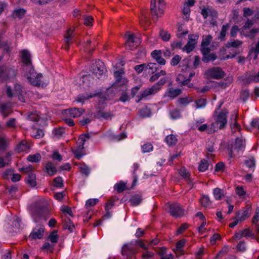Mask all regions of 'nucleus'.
Segmentation results:
<instances>
[{"mask_svg": "<svg viewBox=\"0 0 259 259\" xmlns=\"http://www.w3.org/2000/svg\"><path fill=\"white\" fill-rule=\"evenodd\" d=\"M166 80V78H162L152 87L144 90L140 95L136 96V102L138 103L142 100L147 99L149 96L157 93L165 83Z\"/></svg>", "mask_w": 259, "mask_h": 259, "instance_id": "f257e3e1", "label": "nucleus"}, {"mask_svg": "<svg viewBox=\"0 0 259 259\" xmlns=\"http://www.w3.org/2000/svg\"><path fill=\"white\" fill-rule=\"evenodd\" d=\"M23 70L25 71L24 76L27 78L30 84L37 87H42L44 85L43 82L41 80L42 74L37 73L32 66L26 68Z\"/></svg>", "mask_w": 259, "mask_h": 259, "instance_id": "f03ea898", "label": "nucleus"}, {"mask_svg": "<svg viewBox=\"0 0 259 259\" xmlns=\"http://www.w3.org/2000/svg\"><path fill=\"white\" fill-rule=\"evenodd\" d=\"M228 113L226 110H222L219 113L215 111V121L212 123V126L214 131L223 129L226 126Z\"/></svg>", "mask_w": 259, "mask_h": 259, "instance_id": "7ed1b4c3", "label": "nucleus"}, {"mask_svg": "<svg viewBox=\"0 0 259 259\" xmlns=\"http://www.w3.org/2000/svg\"><path fill=\"white\" fill-rule=\"evenodd\" d=\"M6 93L10 98H12L14 95L18 97V99L21 102H25V95L26 94V90L19 84L16 83L15 84L14 93H13L10 87L6 86Z\"/></svg>", "mask_w": 259, "mask_h": 259, "instance_id": "20e7f679", "label": "nucleus"}, {"mask_svg": "<svg viewBox=\"0 0 259 259\" xmlns=\"http://www.w3.org/2000/svg\"><path fill=\"white\" fill-rule=\"evenodd\" d=\"M126 39L125 47L126 49L133 50L137 48L141 44V39L134 33L126 32L124 35Z\"/></svg>", "mask_w": 259, "mask_h": 259, "instance_id": "39448f33", "label": "nucleus"}, {"mask_svg": "<svg viewBox=\"0 0 259 259\" xmlns=\"http://www.w3.org/2000/svg\"><path fill=\"white\" fill-rule=\"evenodd\" d=\"M164 0H158V7H157L156 0H151V11L154 20L156 21L158 17L162 16L164 12Z\"/></svg>", "mask_w": 259, "mask_h": 259, "instance_id": "423d86ee", "label": "nucleus"}, {"mask_svg": "<svg viewBox=\"0 0 259 259\" xmlns=\"http://www.w3.org/2000/svg\"><path fill=\"white\" fill-rule=\"evenodd\" d=\"M245 146V141L242 138H237L233 146L229 148V156L232 158L243 152Z\"/></svg>", "mask_w": 259, "mask_h": 259, "instance_id": "0eeeda50", "label": "nucleus"}, {"mask_svg": "<svg viewBox=\"0 0 259 259\" xmlns=\"http://www.w3.org/2000/svg\"><path fill=\"white\" fill-rule=\"evenodd\" d=\"M205 75L207 78L219 79L225 76V73L220 67H215L208 69Z\"/></svg>", "mask_w": 259, "mask_h": 259, "instance_id": "6e6552de", "label": "nucleus"}, {"mask_svg": "<svg viewBox=\"0 0 259 259\" xmlns=\"http://www.w3.org/2000/svg\"><path fill=\"white\" fill-rule=\"evenodd\" d=\"M105 67L101 61H96L91 66V71L98 78L104 74L105 71Z\"/></svg>", "mask_w": 259, "mask_h": 259, "instance_id": "1a4fd4ad", "label": "nucleus"}, {"mask_svg": "<svg viewBox=\"0 0 259 259\" xmlns=\"http://www.w3.org/2000/svg\"><path fill=\"white\" fill-rule=\"evenodd\" d=\"M169 212L170 215L175 218L182 217L184 215L185 210L181 205L177 203L170 204Z\"/></svg>", "mask_w": 259, "mask_h": 259, "instance_id": "9d476101", "label": "nucleus"}, {"mask_svg": "<svg viewBox=\"0 0 259 259\" xmlns=\"http://www.w3.org/2000/svg\"><path fill=\"white\" fill-rule=\"evenodd\" d=\"M44 230L43 226H36L32 230V232L28 236V239L30 240H33L42 238L44 236Z\"/></svg>", "mask_w": 259, "mask_h": 259, "instance_id": "9b49d317", "label": "nucleus"}, {"mask_svg": "<svg viewBox=\"0 0 259 259\" xmlns=\"http://www.w3.org/2000/svg\"><path fill=\"white\" fill-rule=\"evenodd\" d=\"M32 215L35 222H37L39 218H43L46 220L50 217L49 211L46 208L34 210L32 212Z\"/></svg>", "mask_w": 259, "mask_h": 259, "instance_id": "f8f14e48", "label": "nucleus"}, {"mask_svg": "<svg viewBox=\"0 0 259 259\" xmlns=\"http://www.w3.org/2000/svg\"><path fill=\"white\" fill-rule=\"evenodd\" d=\"M212 39V37L210 35H203L201 45V51L203 55H206L210 52L208 46Z\"/></svg>", "mask_w": 259, "mask_h": 259, "instance_id": "ddd939ff", "label": "nucleus"}, {"mask_svg": "<svg viewBox=\"0 0 259 259\" xmlns=\"http://www.w3.org/2000/svg\"><path fill=\"white\" fill-rule=\"evenodd\" d=\"M22 61L23 63V69L32 67L30 54L28 51L23 50L21 52Z\"/></svg>", "mask_w": 259, "mask_h": 259, "instance_id": "4468645a", "label": "nucleus"}, {"mask_svg": "<svg viewBox=\"0 0 259 259\" xmlns=\"http://www.w3.org/2000/svg\"><path fill=\"white\" fill-rule=\"evenodd\" d=\"M42 169L49 176L55 175L57 171L56 166L51 161L46 163Z\"/></svg>", "mask_w": 259, "mask_h": 259, "instance_id": "2eb2a0df", "label": "nucleus"}, {"mask_svg": "<svg viewBox=\"0 0 259 259\" xmlns=\"http://www.w3.org/2000/svg\"><path fill=\"white\" fill-rule=\"evenodd\" d=\"M136 252L134 244L132 242L124 244L122 248V255L130 256Z\"/></svg>", "mask_w": 259, "mask_h": 259, "instance_id": "dca6fc26", "label": "nucleus"}, {"mask_svg": "<svg viewBox=\"0 0 259 259\" xmlns=\"http://www.w3.org/2000/svg\"><path fill=\"white\" fill-rule=\"evenodd\" d=\"M251 212V209L250 207L244 208L237 212L236 217L240 222L243 221L250 217Z\"/></svg>", "mask_w": 259, "mask_h": 259, "instance_id": "f3484780", "label": "nucleus"}, {"mask_svg": "<svg viewBox=\"0 0 259 259\" xmlns=\"http://www.w3.org/2000/svg\"><path fill=\"white\" fill-rule=\"evenodd\" d=\"M84 146L82 144H77L76 148H72L71 150L74 155V156L77 159H80L84 154Z\"/></svg>", "mask_w": 259, "mask_h": 259, "instance_id": "a211bd4d", "label": "nucleus"}, {"mask_svg": "<svg viewBox=\"0 0 259 259\" xmlns=\"http://www.w3.org/2000/svg\"><path fill=\"white\" fill-rule=\"evenodd\" d=\"M66 112V114L69 115L71 117L75 118L79 117L84 112V110L77 108H72L67 110Z\"/></svg>", "mask_w": 259, "mask_h": 259, "instance_id": "6ab92c4d", "label": "nucleus"}, {"mask_svg": "<svg viewBox=\"0 0 259 259\" xmlns=\"http://www.w3.org/2000/svg\"><path fill=\"white\" fill-rule=\"evenodd\" d=\"M74 30V28H70L67 30L66 33L64 35V38L66 42L65 49L67 50L69 48V44L70 42V41L71 40L72 38H73L74 36L73 33Z\"/></svg>", "mask_w": 259, "mask_h": 259, "instance_id": "aec40b11", "label": "nucleus"}, {"mask_svg": "<svg viewBox=\"0 0 259 259\" xmlns=\"http://www.w3.org/2000/svg\"><path fill=\"white\" fill-rule=\"evenodd\" d=\"M151 55L158 64L162 65L165 64L166 61L162 57L160 51L154 50L151 53Z\"/></svg>", "mask_w": 259, "mask_h": 259, "instance_id": "412c9836", "label": "nucleus"}, {"mask_svg": "<svg viewBox=\"0 0 259 259\" xmlns=\"http://www.w3.org/2000/svg\"><path fill=\"white\" fill-rule=\"evenodd\" d=\"M30 148L28 143L26 140H23L15 147V151L18 153L27 151Z\"/></svg>", "mask_w": 259, "mask_h": 259, "instance_id": "4be33fe9", "label": "nucleus"}, {"mask_svg": "<svg viewBox=\"0 0 259 259\" xmlns=\"http://www.w3.org/2000/svg\"><path fill=\"white\" fill-rule=\"evenodd\" d=\"M11 112V106L10 103L0 104V112L4 116H8Z\"/></svg>", "mask_w": 259, "mask_h": 259, "instance_id": "5701e85b", "label": "nucleus"}, {"mask_svg": "<svg viewBox=\"0 0 259 259\" xmlns=\"http://www.w3.org/2000/svg\"><path fill=\"white\" fill-rule=\"evenodd\" d=\"M176 81L182 85H186L189 83V80L187 79V76L185 73H180L177 76Z\"/></svg>", "mask_w": 259, "mask_h": 259, "instance_id": "b1692460", "label": "nucleus"}, {"mask_svg": "<svg viewBox=\"0 0 259 259\" xmlns=\"http://www.w3.org/2000/svg\"><path fill=\"white\" fill-rule=\"evenodd\" d=\"M26 182L32 187L36 186V182L35 174L33 172L28 174L27 177L26 178Z\"/></svg>", "mask_w": 259, "mask_h": 259, "instance_id": "393cba45", "label": "nucleus"}, {"mask_svg": "<svg viewBox=\"0 0 259 259\" xmlns=\"http://www.w3.org/2000/svg\"><path fill=\"white\" fill-rule=\"evenodd\" d=\"M179 68L181 73H186L188 72L190 69L188 61L186 59L183 60L179 65Z\"/></svg>", "mask_w": 259, "mask_h": 259, "instance_id": "a878e982", "label": "nucleus"}, {"mask_svg": "<svg viewBox=\"0 0 259 259\" xmlns=\"http://www.w3.org/2000/svg\"><path fill=\"white\" fill-rule=\"evenodd\" d=\"M194 98L191 96H188L183 98H180L177 100V103L181 105L187 106L190 103L193 102Z\"/></svg>", "mask_w": 259, "mask_h": 259, "instance_id": "bb28decb", "label": "nucleus"}, {"mask_svg": "<svg viewBox=\"0 0 259 259\" xmlns=\"http://www.w3.org/2000/svg\"><path fill=\"white\" fill-rule=\"evenodd\" d=\"M237 112L236 111H234L231 115V117L230 118L231 123L230 125L232 128H236L237 129H240V125L237 122Z\"/></svg>", "mask_w": 259, "mask_h": 259, "instance_id": "cd10ccee", "label": "nucleus"}, {"mask_svg": "<svg viewBox=\"0 0 259 259\" xmlns=\"http://www.w3.org/2000/svg\"><path fill=\"white\" fill-rule=\"evenodd\" d=\"M157 70V64L154 63H149L146 64L145 72L148 74H153Z\"/></svg>", "mask_w": 259, "mask_h": 259, "instance_id": "c85d7f7f", "label": "nucleus"}, {"mask_svg": "<svg viewBox=\"0 0 259 259\" xmlns=\"http://www.w3.org/2000/svg\"><path fill=\"white\" fill-rule=\"evenodd\" d=\"M165 141L169 146H172L177 143L178 139L176 135L171 134L165 137Z\"/></svg>", "mask_w": 259, "mask_h": 259, "instance_id": "c756f323", "label": "nucleus"}, {"mask_svg": "<svg viewBox=\"0 0 259 259\" xmlns=\"http://www.w3.org/2000/svg\"><path fill=\"white\" fill-rule=\"evenodd\" d=\"M182 93L180 89L170 88L168 91V96L171 99H174Z\"/></svg>", "mask_w": 259, "mask_h": 259, "instance_id": "7c9ffc66", "label": "nucleus"}, {"mask_svg": "<svg viewBox=\"0 0 259 259\" xmlns=\"http://www.w3.org/2000/svg\"><path fill=\"white\" fill-rule=\"evenodd\" d=\"M242 44V41L238 39L230 40L228 41L226 45V47L228 48L231 47L237 48L241 46Z\"/></svg>", "mask_w": 259, "mask_h": 259, "instance_id": "2f4dec72", "label": "nucleus"}, {"mask_svg": "<svg viewBox=\"0 0 259 259\" xmlns=\"http://www.w3.org/2000/svg\"><path fill=\"white\" fill-rule=\"evenodd\" d=\"M142 196L140 195L136 194L132 196L130 202L133 206L138 205L142 201Z\"/></svg>", "mask_w": 259, "mask_h": 259, "instance_id": "473e14b6", "label": "nucleus"}, {"mask_svg": "<svg viewBox=\"0 0 259 259\" xmlns=\"http://www.w3.org/2000/svg\"><path fill=\"white\" fill-rule=\"evenodd\" d=\"M200 202L202 206L204 207H209L211 205V201L207 195H203L200 199Z\"/></svg>", "mask_w": 259, "mask_h": 259, "instance_id": "72a5a7b5", "label": "nucleus"}, {"mask_svg": "<svg viewBox=\"0 0 259 259\" xmlns=\"http://www.w3.org/2000/svg\"><path fill=\"white\" fill-rule=\"evenodd\" d=\"M95 116L99 119L104 118L108 119L111 118V114L109 112H105L103 111L99 110L96 113Z\"/></svg>", "mask_w": 259, "mask_h": 259, "instance_id": "f704fd0d", "label": "nucleus"}, {"mask_svg": "<svg viewBox=\"0 0 259 259\" xmlns=\"http://www.w3.org/2000/svg\"><path fill=\"white\" fill-rule=\"evenodd\" d=\"M213 194L214 198L217 200L223 199L225 196L222 190L219 188H215L213 191Z\"/></svg>", "mask_w": 259, "mask_h": 259, "instance_id": "c9c22d12", "label": "nucleus"}, {"mask_svg": "<svg viewBox=\"0 0 259 259\" xmlns=\"http://www.w3.org/2000/svg\"><path fill=\"white\" fill-rule=\"evenodd\" d=\"M230 27V25L229 24H227L225 25H223L221 31L220 32V36L219 37V38L221 40H225V36L226 35V33L228 30L229 29V28Z\"/></svg>", "mask_w": 259, "mask_h": 259, "instance_id": "e433bc0d", "label": "nucleus"}, {"mask_svg": "<svg viewBox=\"0 0 259 259\" xmlns=\"http://www.w3.org/2000/svg\"><path fill=\"white\" fill-rule=\"evenodd\" d=\"M79 168L80 171L82 175L85 176H88L90 173V168L89 167L84 163L79 164Z\"/></svg>", "mask_w": 259, "mask_h": 259, "instance_id": "4c0bfd02", "label": "nucleus"}, {"mask_svg": "<svg viewBox=\"0 0 259 259\" xmlns=\"http://www.w3.org/2000/svg\"><path fill=\"white\" fill-rule=\"evenodd\" d=\"M41 156L39 153L30 154L27 157V160L32 162H37L40 160Z\"/></svg>", "mask_w": 259, "mask_h": 259, "instance_id": "58836bf2", "label": "nucleus"}, {"mask_svg": "<svg viewBox=\"0 0 259 259\" xmlns=\"http://www.w3.org/2000/svg\"><path fill=\"white\" fill-rule=\"evenodd\" d=\"M208 165L209 163L208 161L205 159H202L199 164L198 170L201 172L205 171L208 169Z\"/></svg>", "mask_w": 259, "mask_h": 259, "instance_id": "ea45409f", "label": "nucleus"}, {"mask_svg": "<svg viewBox=\"0 0 259 259\" xmlns=\"http://www.w3.org/2000/svg\"><path fill=\"white\" fill-rule=\"evenodd\" d=\"M25 14V10L23 9H19L14 11L13 17L14 18H22Z\"/></svg>", "mask_w": 259, "mask_h": 259, "instance_id": "a19ab883", "label": "nucleus"}, {"mask_svg": "<svg viewBox=\"0 0 259 259\" xmlns=\"http://www.w3.org/2000/svg\"><path fill=\"white\" fill-rule=\"evenodd\" d=\"M64 228L66 229L69 230L70 232H73L74 231V226L69 218L65 219Z\"/></svg>", "mask_w": 259, "mask_h": 259, "instance_id": "79ce46f5", "label": "nucleus"}, {"mask_svg": "<svg viewBox=\"0 0 259 259\" xmlns=\"http://www.w3.org/2000/svg\"><path fill=\"white\" fill-rule=\"evenodd\" d=\"M202 61L204 62H208L211 61H214L217 58V56L213 53L207 54L206 55H203Z\"/></svg>", "mask_w": 259, "mask_h": 259, "instance_id": "37998d69", "label": "nucleus"}, {"mask_svg": "<svg viewBox=\"0 0 259 259\" xmlns=\"http://www.w3.org/2000/svg\"><path fill=\"white\" fill-rule=\"evenodd\" d=\"M182 60V57L179 55H175L170 61V65L172 66H176L179 64H180Z\"/></svg>", "mask_w": 259, "mask_h": 259, "instance_id": "c03bdc74", "label": "nucleus"}, {"mask_svg": "<svg viewBox=\"0 0 259 259\" xmlns=\"http://www.w3.org/2000/svg\"><path fill=\"white\" fill-rule=\"evenodd\" d=\"M58 231L56 230L52 231L49 236V239L52 243H56L58 242Z\"/></svg>", "mask_w": 259, "mask_h": 259, "instance_id": "a18cd8bd", "label": "nucleus"}, {"mask_svg": "<svg viewBox=\"0 0 259 259\" xmlns=\"http://www.w3.org/2000/svg\"><path fill=\"white\" fill-rule=\"evenodd\" d=\"M92 80L93 77L90 74L83 75L82 78L83 85L85 87L90 86L91 81Z\"/></svg>", "mask_w": 259, "mask_h": 259, "instance_id": "49530a36", "label": "nucleus"}, {"mask_svg": "<svg viewBox=\"0 0 259 259\" xmlns=\"http://www.w3.org/2000/svg\"><path fill=\"white\" fill-rule=\"evenodd\" d=\"M244 163L249 168L254 167L255 165V159L253 157H249L245 160Z\"/></svg>", "mask_w": 259, "mask_h": 259, "instance_id": "de8ad7c7", "label": "nucleus"}, {"mask_svg": "<svg viewBox=\"0 0 259 259\" xmlns=\"http://www.w3.org/2000/svg\"><path fill=\"white\" fill-rule=\"evenodd\" d=\"M159 35L163 41H168L170 38V34L165 30L161 29L159 31Z\"/></svg>", "mask_w": 259, "mask_h": 259, "instance_id": "09e8293b", "label": "nucleus"}, {"mask_svg": "<svg viewBox=\"0 0 259 259\" xmlns=\"http://www.w3.org/2000/svg\"><path fill=\"white\" fill-rule=\"evenodd\" d=\"M199 38V35L197 34H190L188 36V42L191 43L196 47L197 40Z\"/></svg>", "mask_w": 259, "mask_h": 259, "instance_id": "8fccbe9b", "label": "nucleus"}, {"mask_svg": "<svg viewBox=\"0 0 259 259\" xmlns=\"http://www.w3.org/2000/svg\"><path fill=\"white\" fill-rule=\"evenodd\" d=\"M114 188L118 193H121L126 189L125 183L123 182H120L115 185Z\"/></svg>", "mask_w": 259, "mask_h": 259, "instance_id": "3c124183", "label": "nucleus"}, {"mask_svg": "<svg viewBox=\"0 0 259 259\" xmlns=\"http://www.w3.org/2000/svg\"><path fill=\"white\" fill-rule=\"evenodd\" d=\"M53 185L55 187L62 188L63 186V181L60 177H58L53 180Z\"/></svg>", "mask_w": 259, "mask_h": 259, "instance_id": "603ef678", "label": "nucleus"}, {"mask_svg": "<svg viewBox=\"0 0 259 259\" xmlns=\"http://www.w3.org/2000/svg\"><path fill=\"white\" fill-rule=\"evenodd\" d=\"M195 48V46H194L193 45L187 42V43L182 48V51L183 52H186L187 53H189L192 52Z\"/></svg>", "mask_w": 259, "mask_h": 259, "instance_id": "864d4df0", "label": "nucleus"}, {"mask_svg": "<svg viewBox=\"0 0 259 259\" xmlns=\"http://www.w3.org/2000/svg\"><path fill=\"white\" fill-rule=\"evenodd\" d=\"M90 135L89 134H84L82 135L78 138V140L76 143V144H82V145L84 146L85 142L90 139Z\"/></svg>", "mask_w": 259, "mask_h": 259, "instance_id": "5fc2aeb1", "label": "nucleus"}, {"mask_svg": "<svg viewBox=\"0 0 259 259\" xmlns=\"http://www.w3.org/2000/svg\"><path fill=\"white\" fill-rule=\"evenodd\" d=\"M135 244L138 245L140 247L145 250H147L150 247L149 243L146 244L143 240H136Z\"/></svg>", "mask_w": 259, "mask_h": 259, "instance_id": "6e6d98bb", "label": "nucleus"}, {"mask_svg": "<svg viewBox=\"0 0 259 259\" xmlns=\"http://www.w3.org/2000/svg\"><path fill=\"white\" fill-rule=\"evenodd\" d=\"M249 96V90L245 89L240 92V98L243 101H246Z\"/></svg>", "mask_w": 259, "mask_h": 259, "instance_id": "4d7b16f0", "label": "nucleus"}, {"mask_svg": "<svg viewBox=\"0 0 259 259\" xmlns=\"http://www.w3.org/2000/svg\"><path fill=\"white\" fill-rule=\"evenodd\" d=\"M171 118L173 119H176L181 117V113L178 109H174L170 112Z\"/></svg>", "mask_w": 259, "mask_h": 259, "instance_id": "13d9d810", "label": "nucleus"}, {"mask_svg": "<svg viewBox=\"0 0 259 259\" xmlns=\"http://www.w3.org/2000/svg\"><path fill=\"white\" fill-rule=\"evenodd\" d=\"M142 149L143 153L149 152L153 150V146L150 143H147L142 146Z\"/></svg>", "mask_w": 259, "mask_h": 259, "instance_id": "bf43d9fd", "label": "nucleus"}, {"mask_svg": "<svg viewBox=\"0 0 259 259\" xmlns=\"http://www.w3.org/2000/svg\"><path fill=\"white\" fill-rule=\"evenodd\" d=\"M195 104L197 108H203L205 106L206 101L205 99H201L195 101Z\"/></svg>", "mask_w": 259, "mask_h": 259, "instance_id": "052dcab7", "label": "nucleus"}, {"mask_svg": "<svg viewBox=\"0 0 259 259\" xmlns=\"http://www.w3.org/2000/svg\"><path fill=\"white\" fill-rule=\"evenodd\" d=\"M235 192L240 197L244 196L246 195V192L242 186H237L236 187Z\"/></svg>", "mask_w": 259, "mask_h": 259, "instance_id": "680f3d73", "label": "nucleus"}, {"mask_svg": "<svg viewBox=\"0 0 259 259\" xmlns=\"http://www.w3.org/2000/svg\"><path fill=\"white\" fill-rule=\"evenodd\" d=\"M236 249L238 251L241 252L245 251L246 249L245 242L244 241H240L236 246Z\"/></svg>", "mask_w": 259, "mask_h": 259, "instance_id": "e2e57ef3", "label": "nucleus"}, {"mask_svg": "<svg viewBox=\"0 0 259 259\" xmlns=\"http://www.w3.org/2000/svg\"><path fill=\"white\" fill-rule=\"evenodd\" d=\"M61 210L64 213H66L71 217L73 216L71 208L68 206H67V205L62 206L61 207Z\"/></svg>", "mask_w": 259, "mask_h": 259, "instance_id": "0e129e2a", "label": "nucleus"}, {"mask_svg": "<svg viewBox=\"0 0 259 259\" xmlns=\"http://www.w3.org/2000/svg\"><path fill=\"white\" fill-rule=\"evenodd\" d=\"M248 79V83H250V82H259V71L255 75H250Z\"/></svg>", "mask_w": 259, "mask_h": 259, "instance_id": "69168bd1", "label": "nucleus"}, {"mask_svg": "<svg viewBox=\"0 0 259 259\" xmlns=\"http://www.w3.org/2000/svg\"><path fill=\"white\" fill-rule=\"evenodd\" d=\"M243 16L248 17L253 14V11L249 8L245 7L243 9Z\"/></svg>", "mask_w": 259, "mask_h": 259, "instance_id": "338daca9", "label": "nucleus"}, {"mask_svg": "<svg viewBox=\"0 0 259 259\" xmlns=\"http://www.w3.org/2000/svg\"><path fill=\"white\" fill-rule=\"evenodd\" d=\"M153 255V252L147 250L142 253V259H150L152 258Z\"/></svg>", "mask_w": 259, "mask_h": 259, "instance_id": "774afa93", "label": "nucleus"}]
</instances>
